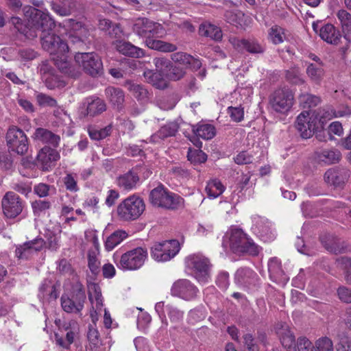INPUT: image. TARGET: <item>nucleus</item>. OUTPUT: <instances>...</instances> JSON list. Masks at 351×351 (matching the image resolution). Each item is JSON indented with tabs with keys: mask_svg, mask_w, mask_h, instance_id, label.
Segmentation results:
<instances>
[{
	"mask_svg": "<svg viewBox=\"0 0 351 351\" xmlns=\"http://www.w3.org/2000/svg\"><path fill=\"white\" fill-rule=\"evenodd\" d=\"M24 12L29 25L41 32L40 41L44 50L48 51L52 57L56 54L68 53V44L53 32L55 22L48 12L34 7H25Z\"/></svg>",
	"mask_w": 351,
	"mask_h": 351,
	"instance_id": "1",
	"label": "nucleus"
},
{
	"mask_svg": "<svg viewBox=\"0 0 351 351\" xmlns=\"http://www.w3.org/2000/svg\"><path fill=\"white\" fill-rule=\"evenodd\" d=\"M279 336L287 351H334L332 341L327 337L318 339L313 344L306 337H300L295 342V336L288 328H282Z\"/></svg>",
	"mask_w": 351,
	"mask_h": 351,
	"instance_id": "2",
	"label": "nucleus"
},
{
	"mask_svg": "<svg viewBox=\"0 0 351 351\" xmlns=\"http://www.w3.org/2000/svg\"><path fill=\"white\" fill-rule=\"evenodd\" d=\"M230 247L239 255L257 256L261 249L240 228H232L230 231Z\"/></svg>",
	"mask_w": 351,
	"mask_h": 351,
	"instance_id": "3",
	"label": "nucleus"
},
{
	"mask_svg": "<svg viewBox=\"0 0 351 351\" xmlns=\"http://www.w3.org/2000/svg\"><path fill=\"white\" fill-rule=\"evenodd\" d=\"M149 199L154 206L170 210L178 208L183 203L181 197L169 191L162 184L150 191Z\"/></svg>",
	"mask_w": 351,
	"mask_h": 351,
	"instance_id": "4",
	"label": "nucleus"
},
{
	"mask_svg": "<svg viewBox=\"0 0 351 351\" xmlns=\"http://www.w3.org/2000/svg\"><path fill=\"white\" fill-rule=\"evenodd\" d=\"M145 209L142 198L136 195H131L121 202L117 208L119 218L121 221H131L139 218Z\"/></svg>",
	"mask_w": 351,
	"mask_h": 351,
	"instance_id": "5",
	"label": "nucleus"
},
{
	"mask_svg": "<svg viewBox=\"0 0 351 351\" xmlns=\"http://www.w3.org/2000/svg\"><path fill=\"white\" fill-rule=\"evenodd\" d=\"M293 103V94L288 88L276 90L269 98V104L272 110L283 114L287 113L291 109Z\"/></svg>",
	"mask_w": 351,
	"mask_h": 351,
	"instance_id": "6",
	"label": "nucleus"
},
{
	"mask_svg": "<svg viewBox=\"0 0 351 351\" xmlns=\"http://www.w3.org/2000/svg\"><path fill=\"white\" fill-rule=\"evenodd\" d=\"M132 29L136 35L145 40L151 36L163 37L166 34L162 25L146 18L136 19L133 23Z\"/></svg>",
	"mask_w": 351,
	"mask_h": 351,
	"instance_id": "7",
	"label": "nucleus"
},
{
	"mask_svg": "<svg viewBox=\"0 0 351 351\" xmlns=\"http://www.w3.org/2000/svg\"><path fill=\"white\" fill-rule=\"evenodd\" d=\"M187 263L193 270L195 278L199 282L204 284L210 278V267L209 260L201 254H193L188 257Z\"/></svg>",
	"mask_w": 351,
	"mask_h": 351,
	"instance_id": "8",
	"label": "nucleus"
},
{
	"mask_svg": "<svg viewBox=\"0 0 351 351\" xmlns=\"http://www.w3.org/2000/svg\"><path fill=\"white\" fill-rule=\"evenodd\" d=\"M180 250V244L176 240L156 243L151 248V256L156 261L165 262L173 258Z\"/></svg>",
	"mask_w": 351,
	"mask_h": 351,
	"instance_id": "9",
	"label": "nucleus"
},
{
	"mask_svg": "<svg viewBox=\"0 0 351 351\" xmlns=\"http://www.w3.org/2000/svg\"><path fill=\"white\" fill-rule=\"evenodd\" d=\"M317 123L311 110L303 111L297 117L295 128L303 138H309L315 132L321 130Z\"/></svg>",
	"mask_w": 351,
	"mask_h": 351,
	"instance_id": "10",
	"label": "nucleus"
},
{
	"mask_svg": "<svg viewBox=\"0 0 351 351\" xmlns=\"http://www.w3.org/2000/svg\"><path fill=\"white\" fill-rule=\"evenodd\" d=\"M147 258V251L136 247L121 255L119 266L128 270H136L141 267Z\"/></svg>",
	"mask_w": 351,
	"mask_h": 351,
	"instance_id": "11",
	"label": "nucleus"
},
{
	"mask_svg": "<svg viewBox=\"0 0 351 351\" xmlns=\"http://www.w3.org/2000/svg\"><path fill=\"white\" fill-rule=\"evenodd\" d=\"M6 140L10 152L25 154L28 151L27 138L22 130L15 126L10 128L6 134Z\"/></svg>",
	"mask_w": 351,
	"mask_h": 351,
	"instance_id": "12",
	"label": "nucleus"
},
{
	"mask_svg": "<svg viewBox=\"0 0 351 351\" xmlns=\"http://www.w3.org/2000/svg\"><path fill=\"white\" fill-rule=\"evenodd\" d=\"M75 61L84 70L92 76L102 73L103 64L99 56L95 53H78L75 56Z\"/></svg>",
	"mask_w": 351,
	"mask_h": 351,
	"instance_id": "13",
	"label": "nucleus"
},
{
	"mask_svg": "<svg viewBox=\"0 0 351 351\" xmlns=\"http://www.w3.org/2000/svg\"><path fill=\"white\" fill-rule=\"evenodd\" d=\"M64 26L68 29V38L71 43L78 47L84 44L89 32L81 23L69 19L64 22Z\"/></svg>",
	"mask_w": 351,
	"mask_h": 351,
	"instance_id": "14",
	"label": "nucleus"
},
{
	"mask_svg": "<svg viewBox=\"0 0 351 351\" xmlns=\"http://www.w3.org/2000/svg\"><path fill=\"white\" fill-rule=\"evenodd\" d=\"M1 205L3 214L8 218H15L21 214L23 208V201L12 191L5 194L1 200Z\"/></svg>",
	"mask_w": 351,
	"mask_h": 351,
	"instance_id": "15",
	"label": "nucleus"
},
{
	"mask_svg": "<svg viewBox=\"0 0 351 351\" xmlns=\"http://www.w3.org/2000/svg\"><path fill=\"white\" fill-rule=\"evenodd\" d=\"M45 245L46 242L41 237L26 241L16 247L15 250L16 256L19 259L29 260L35 254L42 250Z\"/></svg>",
	"mask_w": 351,
	"mask_h": 351,
	"instance_id": "16",
	"label": "nucleus"
},
{
	"mask_svg": "<svg viewBox=\"0 0 351 351\" xmlns=\"http://www.w3.org/2000/svg\"><path fill=\"white\" fill-rule=\"evenodd\" d=\"M86 294L84 291L79 289L71 298L66 295L61 297V306L62 309L69 313H79L84 308Z\"/></svg>",
	"mask_w": 351,
	"mask_h": 351,
	"instance_id": "17",
	"label": "nucleus"
},
{
	"mask_svg": "<svg viewBox=\"0 0 351 351\" xmlns=\"http://www.w3.org/2000/svg\"><path fill=\"white\" fill-rule=\"evenodd\" d=\"M198 290L189 280L180 279L176 281L171 289V293L173 296L179 297L185 300L194 299Z\"/></svg>",
	"mask_w": 351,
	"mask_h": 351,
	"instance_id": "18",
	"label": "nucleus"
},
{
	"mask_svg": "<svg viewBox=\"0 0 351 351\" xmlns=\"http://www.w3.org/2000/svg\"><path fill=\"white\" fill-rule=\"evenodd\" d=\"M60 155H27L23 158V165L27 168H32L34 166L42 169L43 171H48L54 166L55 162L59 160Z\"/></svg>",
	"mask_w": 351,
	"mask_h": 351,
	"instance_id": "19",
	"label": "nucleus"
},
{
	"mask_svg": "<svg viewBox=\"0 0 351 351\" xmlns=\"http://www.w3.org/2000/svg\"><path fill=\"white\" fill-rule=\"evenodd\" d=\"M40 72L42 80L48 89L53 90L56 88H62L66 85L64 80L58 75L53 68L48 62H43L40 65Z\"/></svg>",
	"mask_w": 351,
	"mask_h": 351,
	"instance_id": "20",
	"label": "nucleus"
},
{
	"mask_svg": "<svg viewBox=\"0 0 351 351\" xmlns=\"http://www.w3.org/2000/svg\"><path fill=\"white\" fill-rule=\"evenodd\" d=\"M254 232L265 242L270 241L275 237L271 225L267 219L254 216L252 219Z\"/></svg>",
	"mask_w": 351,
	"mask_h": 351,
	"instance_id": "21",
	"label": "nucleus"
},
{
	"mask_svg": "<svg viewBox=\"0 0 351 351\" xmlns=\"http://www.w3.org/2000/svg\"><path fill=\"white\" fill-rule=\"evenodd\" d=\"M313 29L328 43L337 45L341 38V34L332 24L328 23L320 27L319 23H313Z\"/></svg>",
	"mask_w": 351,
	"mask_h": 351,
	"instance_id": "22",
	"label": "nucleus"
},
{
	"mask_svg": "<svg viewBox=\"0 0 351 351\" xmlns=\"http://www.w3.org/2000/svg\"><path fill=\"white\" fill-rule=\"evenodd\" d=\"M112 45L117 51L124 56L132 58H141L145 56V52L143 49L132 45L130 42L116 40L112 43Z\"/></svg>",
	"mask_w": 351,
	"mask_h": 351,
	"instance_id": "23",
	"label": "nucleus"
},
{
	"mask_svg": "<svg viewBox=\"0 0 351 351\" xmlns=\"http://www.w3.org/2000/svg\"><path fill=\"white\" fill-rule=\"evenodd\" d=\"M235 280L242 286L250 287L256 285L258 277L252 269L247 267H241L236 271Z\"/></svg>",
	"mask_w": 351,
	"mask_h": 351,
	"instance_id": "24",
	"label": "nucleus"
},
{
	"mask_svg": "<svg viewBox=\"0 0 351 351\" xmlns=\"http://www.w3.org/2000/svg\"><path fill=\"white\" fill-rule=\"evenodd\" d=\"M105 95L108 102L118 110L123 108L125 93L120 88L108 86L105 90Z\"/></svg>",
	"mask_w": 351,
	"mask_h": 351,
	"instance_id": "25",
	"label": "nucleus"
},
{
	"mask_svg": "<svg viewBox=\"0 0 351 351\" xmlns=\"http://www.w3.org/2000/svg\"><path fill=\"white\" fill-rule=\"evenodd\" d=\"M230 40L234 47L239 51L245 50L251 53H261L264 51L263 47L254 40L232 38Z\"/></svg>",
	"mask_w": 351,
	"mask_h": 351,
	"instance_id": "26",
	"label": "nucleus"
},
{
	"mask_svg": "<svg viewBox=\"0 0 351 351\" xmlns=\"http://www.w3.org/2000/svg\"><path fill=\"white\" fill-rule=\"evenodd\" d=\"M349 177L350 173L346 169L335 170L330 169L325 173L324 180L331 185L341 186L348 180Z\"/></svg>",
	"mask_w": 351,
	"mask_h": 351,
	"instance_id": "27",
	"label": "nucleus"
},
{
	"mask_svg": "<svg viewBox=\"0 0 351 351\" xmlns=\"http://www.w3.org/2000/svg\"><path fill=\"white\" fill-rule=\"evenodd\" d=\"M66 53L56 54L52 57V60L62 73L72 77H76L79 75V71L68 61Z\"/></svg>",
	"mask_w": 351,
	"mask_h": 351,
	"instance_id": "28",
	"label": "nucleus"
},
{
	"mask_svg": "<svg viewBox=\"0 0 351 351\" xmlns=\"http://www.w3.org/2000/svg\"><path fill=\"white\" fill-rule=\"evenodd\" d=\"M192 130L197 136L204 140H210L216 135L215 127L203 121L193 125Z\"/></svg>",
	"mask_w": 351,
	"mask_h": 351,
	"instance_id": "29",
	"label": "nucleus"
},
{
	"mask_svg": "<svg viewBox=\"0 0 351 351\" xmlns=\"http://www.w3.org/2000/svg\"><path fill=\"white\" fill-rule=\"evenodd\" d=\"M159 37L151 36L145 40V45L149 49L162 52H173L177 49L176 45L158 40Z\"/></svg>",
	"mask_w": 351,
	"mask_h": 351,
	"instance_id": "30",
	"label": "nucleus"
},
{
	"mask_svg": "<svg viewBox=\"0 0 351 351\" xmlns=\"http://www.w3.org/2000/svg\"><path fill=\"white\" fill-rule=\"evenodd\" d=\"M33 138L35 140L48 143L51 146L56 147L58 145L60 142V137L47 129L38 128H37L34 134Z\"/></svg>",
	"mask_w": 351,
	"mask_h": 351,
	"instance_id": "31",
	"label": "nucleus"
},
{
	"mask_svg": "<svg viewBox=\"0 0 351 351\" xmlns=\"http://www.w3.org/2000/svg\"><path fill=\"white\" fill-rule=\"evenodd\" d=\"M139 182V177L137 173L130 171L128 173L120 176L117 178L118 186L125 191H131L136 188Z\"/></svg>",
	"mask_w": 351,
	"mask_h": 351,
	"instance_id": "32",
	"label": "nucleus"
},
{
	"mask_svg": "<svg viewBox=\"0 0 351 351\" xmlns=\"http://www.w3.org/2000/svg\"><path fill=\"white\" fill-rule=\"evenodd\" d=\"M243 343L245 351H261L258 343L265 345L266 336L261 334L256 339L251 333H245L243 335Z\"/></svg>",
	"mask_w": 351,
	"mask_h": 351,
	"instance_id": "33",
	"label": "nucleus"
},
{
	"mask_svg": "<svg viewBox=\"0 0 351 351\" xmlns=\"http://www.w3.org/2000/svg\"><path fill=\"white\" fill-rule=\"evenodd\" d=\"M322 243L328 251L335 254L344 253L348 249V245L344 242L332 236H329L326 240L322 239Z\"/></svg>",
	"mask_w": 351,
	"mask_h": 351,
	"instance_id": "34",
	"label": "nucleus"
},
{
	"mask_svg": "<svg viewBox=\"0 0 351 351\" xmlns=\"http://www.w3.org/2000/svg\"><path fill=\"white\" fill-rule=\"evenodd\" d=\"M88 345L86 351H105V347L99 338V331L93 326H89L87 333Z\"/></svg>",
	"mask_w": 351,
	"mask_h": 351,
	"instance_id": "35",
	"label": "nucleus"
},
{
	"mask_svg": "<svg viewBox=\"0 0 351 351\" xmlns=\"http://www.w3.org/2000/svg\"><path fill=\"white\" fill-rule=\"evenodd\" d=\"M199 32L201 36L209 37L215 40H220L223 36L220 27L207 22L200 25Z\"/></svg>",
	"mask_w": 351,
	"mask_h": 351,
	"instance_id": "36",
	"label": "nucleus"
},
{
	"mask_svg": "<svg viewBox=\"0 0 351 351\" xmlns=\"http://www.w3.org/2000/svg\"><path fill=\"white\" fill-rule=\"evenodd\" d=\"M178 129V125L174 122H171L160 128V129L151 136V139L154 143L159 142L169 136H173L176 134Z\"/></svg>",
	"mask_w": 351,
	"mask_h": 351,
	"instance_id": "37",
	"label": "nucleus"
},
{
	"mask_svg": "<svg viewBox=\"0 0 351 351\" xmlns=\"http://www.w3.org/2000/svg\"><path fill=\"white\" fill-rule=\"evenodd\" d=\"M311 111L313 115H315L318 122L317 124L321 130L323 129L324 125L328 121L330 120L333 117L342 116L341 114H339V112L336 113V112L333 111L331 108L317 109Z\"/></svg>",
	"mask_w": 351,
	"mask_h": 351,
	"instance_id": "38",
	"label": "nucleus"
},
{
	"mask_svg": "<svg viewBox=\"0 0 351 351\" xmlns=\"http://www.w3.org/2000/svg\"><path fill=\"white\" fill-rule=\"evenodd\" d=\"M162 72H154L152 70H148L144 72V77L146 81L159 89H163L167 87V81L161 73Z\"/></svg>",
	"mask_w": 351,
	"mask_h": 351,
	"instance_id": "39",
	"label": "nucleus"
},
{
	"mask_svg": "<svg viewBox=\"0 0 351 351\" xmlns=\"http://www.w3.org/2000/svg\"><path fill=\"white\" fill-rule=\"evenodd\" d=\"M106 109V106L104 100L93 97L87 99V115L95 117L105 111Z\"/></svg>",
	"mask_w": 351,
	"mask_h": 351,
	"instance_id": "40",
	"label": "nucleus"
},
{
	"mask_svg": "<svg viewBox=\"0 0 351 351\" xmlns=\"http://www.w3.org/2000/svg\"><path fill=\"white\" fill-rule=\"evenodd\" d=\"M306 74L308 77L315 82H319L324 77L325 71L323 68V63L319 64L309 63L306 67Z\"/></svg>",
	"mask_w": 351,
	"mask_h": 351,
	"instance_id": "41",
	"label": "nucleus"
},
{
	"mask_svg": "<svg viewBox=\"0 0 351 351\" xmlns=\"http://www.w3.org/2000/svg\"><path fill=\"white\" fill-rule=\"evenodd\" d=\"M125 86L137 100L145 101L147 98L148 91L142 85L127 81Z\"/></svg>",
	"mask_w": 351,
	"mask_h": 351,
	"instance_id": "42",
	"label": "nucleus"
},
{
	"mask_svg": "<svg viewBox=\"0 0 351 351\" xmlns=\"http://www.w3.org/2000/svg\"><path fill=\"white\" fill-rule=\"evenodd\" d=\"M128 233L124 230H117L111 234L106 239L105 243L106 249L108 251L112 250L114 247L119 245L122 241L126 239Z\"/></svg>",
	"mask_w": 351,
	"mask_h": 351,
	"instance_id": "43",
	"label": "nucleus"
},
{
	"mask_svg": "<svg viewBox=\"0 0 351 351\" xmlns=\"http://www.w3.org/2000/svg\"><path fill=\"white\" fill-rule=\"evenodd\" d=\"M25 6L23 8H25ZM23 12H24V9H23ZM24 16L27 21H28L25 15V12H23ZM12 23L14 25L15 27L20 32L21 34H24L26 37H34L36 36V34L34 32L35 27H32L31 25H29V22H27V26H23L22 19L19 17H12Z\"/></svg>",
	"mask_w": 351,
	"mask_h": 351,
	"instance_id": "44",
	"label": "nucleus"
},
{
	"mask_svg": "<svg viewBox=\"0 0 351 351\" xmlns=\"http://www.w3.org/2000/svg\"><path fill=\"white\" fill-rule=\"evenodd\" d=\"M224 186L221 182L217 180H213L208 182L206 186V191L209 197L216 198L224 191Z\"/></svg>",
	"mask_w": 351,
	"mask_h": 351,
	"instance_id": "45",
	"label": "nucleus"
},
{
	"mask_svg": "<svg viewBox=\"0 0 351 351\" xmlns=\"http://www.w3.org/2000/svg\"><path fill=\"white\" fill-rule=\"evenodd\" d=\"M100 25L103 29L108 28V34L112 38H121L123 36V32L119 24L112 23L109 20L100 21Z\"/></svg>",
	"mask_w": 351,
	"mask_h": 351,
	"instance_id": "46",
	"label": "nucleus"
},
{
	"mask_svg": "<svg viewBox=\"0 0 351 351\" xmlns=\"http://www.w3.org/2000/svg\"><path fill=\"white\" fill-rule=\"evenodd\" d=\"M268 38L274 45L282 43L285 39V29L278 25H274L269 30Z\"/></svg>",
	"mask_w": 351,
	"mask_h": 351,
	"instance_id": "47",
	"label": "nucleus"
},
{
	"mask_svg": "<svg viewBox=\"0 0 351 351\" xmlns=\"http://www.w3.org/2000/svg\"><path fill=\"white\" fill-rule=\"evenodd\" d=\"M342 30L345 36H351V15L346 10H339L337 13Z\"/></svg>",
	"mask_w": 351,
	"mask_h": 351,
	"instance_id": "48",
	"label": "nucleus"
},
{
	"mask_svg": "<svg viewBox=\"0 0 351 351\" xmlns=\"http://www.w3.org/2000/svg\"><path fill=\"white\" fill-rule=\"evenodd\" d=\"M111 130L112 127L110 125L101 129L93 127L88 129V134L92 139L99 141L108 136L111 133Z\"/></svg>",
	"mask_w": 351,
	"mask_h": 351,
	"instance_id": "49",
	"label": "nucleus"
},
{
	"mask_svg": "<svg viewBox=\"0 0 351 351\" xmlns=\"http://www.w3.org/2000/svg\"><path fill=\"white\" fill-rule=\"evenodd\" d=\"M299 101L303 108H312L320 102L319 97L311 94H302L299 97Z\"/></svg>",
	"mask_w": 351,
	"mask_h": 351,
	"instance_id": "50",
	"label": "nucleus"
},
{
	"mask_svg": "<svg viewBox=\"0 0 351 351\" xmlns=\"http://www.w3.org/2000/svg\"><path fill=\"white\" fill-rule=\"evenodd\" d=\"M88 266L93 275H97L100 271V262L94 250H89L88 252Z\"/></svg>",
	"mask_w": 351,
	"mask_h": 351,
	"instance_id": "51",
	"label": "nucleus"
},
{
	"mask_svg": "<svg viewBox=\"0 0 351 351\" xmlns=\"http://www.w3.org/2000/svg\"><path fill=\"white\" fill-rule=\"evenodd\" d=\"M171 59L181 67L188 68L190 61L193 60V56L182 52H178L172 54Z\"/></svg>",
	"mask_w": 351,
	"mask_h": 351,
	"instance_id": "52",
	"label": "nucleus"
},
{
	"mask_svg": "<svg viewBox=\"0 0 351 351\" xmlns=\"http://www.w3.org/2000/svg\"><path fill=\"white\" fill-rule=\"evenodd\" d=\"M72 2L69 1V3H64V5L62 4L59 2V3L51 2V9L58 15L60 16H68L71 14L72 10Z\"/></svg>",
	"mask_w": 351,
	"mask_h": 351,
	"instance_id": "53",
	"label": "nucleus"
},
{
	"mask_svg": "<svg viewBox=\"0 0 351 351\" xmlns=\"http://www.w3.org/2000/svg\"><path fill=\"white\" fill-rule=\"evenodd\" d=\"M36 99L38 105L43 107H56L57 106L56 100L45 93H36Z\"/></svg>",
	"mask_w": 351,
	"mask_h": 351,
	"instance_id": "54",
	"label": "nucleus"
},
{
	"mask_svg": "<svg viewBox=\"0 0 351 351\" xmlns=\"http://www.w3.org/2000/svg\"><path fill=\"white\" fill-rule=\"evenodd\" d=\"M287 80L294 84H301L304 82L300 71L297 67L291 68L286 71Z\"/></svg>",
	"mask_w": 351,
	"mask_h": 351,
	"instance_id": "55",
	"label": "nucleus"
},
{
	"mask_svg": "<svg viewBox=\"0 0 351 351\" xmlns=\"http://www.w3.org/2000/svg\"><path fill=\"white\" fill-rule=\"evenodd\" d=\"M32 207L34 215L40 216L41 213L50 208L51 203L46 200H35L32 203Z\"/></svg>",
	"mask_w": 351,
	"mask_h": 351,
	"instance_id": "56",
	"label": "nucleus"
},
{
	"mask_svg": "<svg viewBox=\"0 0 351 351\" xmlns=\"http://www.w3.org/2000/svg\"><path fill=\"white\" fill-rule=\"evenodd\" d=\"M166 310L171 322L173 323H179L182 320L184 315L183 311H180L176 307L171 305L166 306Z\"/></svg>",
	"mask_w": 351,
	"mask_h": 351,
	"instance_id": "57",
	"label": "nucleus"
},
{
	"mask_svg": "<svg viewBox=\"0 0 351 351\" xmlns=\"http://www.w3.org/2000/svg\"><path fill=\"white\" fill-rule=\"evenodd\" d=\"M63 182L66 189L71 192H76L79 190L77 184L76 176L71 173H68L63 178Z\"/></svg>",
	"mask_w": 351,
	"mask_h": 351,
	"instance_id": "58",
	"label": "nucleus"
},
{
	"mask_svg": "<svg viewBox=\"0 0 351 351\" xmlns=\"http://www.w3.org/2000/svg\"><path fill=\"white\" fill-rule=\"evenodd\" d=\"M337 351H351V339L345 335H339Z\"/></svg>",
	"mask_w": 351,
	"mask_h": 351,
	"instance_id": "59",
	"label": "nucleus"
},
{
	"mask_svg": "<svg viewBox=\"0 0 351 351\" xmlns=\"http://www.w3.org/2000/svg\"><path fill=\"white\" fill-rule=\"evenodd\" d=\"M317 160L322 165H330L340 160V155H317Z\"/></svg>",
	"mask_w": 351,
	"mask_h": 351,
	"instance_id": "60",
	"label": "nucleus"
},
{
	"mask_svg": "<svg viewBox=\"0 0 351 351\" xmlns=\"http://www.w3.org/2000/svg\"><path fill=\"white\" fill-rule=\"evenodd\" d=\"M337 261L346 270V280L348 283L351 284V258L342 256Z\"/></svg>",
	"mask_w": 351,
	"mask_h": 351,
	"instance_id": "61",
	"label": "nucleus"
},
{
	"mask_svg": "<svg viewBox=\"0 0 351 351\" xmlns=\"http://www.w3.org/2000/svg\"><path fill=\"white\" fill-rule=\"evenodd\" d=\"M224 16L228 23L237 26L241 25V18L243 16V14L241 12L227 11Z\"/></svg>",
	"mask_w": 351,
	"mask_h": 351,
	"instance_id": "62",
	"label": "nucleus"
},
{
	"mask_svg": "<svg viewBox=\"0 0 351 351\" xmlns=\"http://www.w3.org/2000/svg\"><path fill=\"white\" fill-rule=\"evenodd\" d=\"M228 113L231 119L236 121L239 122L243 119L244 117V110L243 108L241 106L238 107H232L230 106L228 108Z\"/></svg>",
	"mask_w": 351,
	"mask_h": 351,
	"instance_id": "63",
	"label": "nucleus"
},
{
	"mask_svg": "<svg viewBox=\"0 0 351 351\" xmlns=\"http://www.w3.org/2000/svg\"><path fill=\"white\" fill-rule=\"evenodd\" d=\"M339 298L345 303H351V289L342 286L337 289Z\"/></svg>",
	"mask_w": 351,
	"mask_h": 351,
	"instance_id": "64",
	"label": "nucleus"
}]
</instances>
